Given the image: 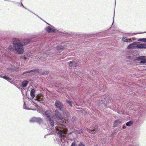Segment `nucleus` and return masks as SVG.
<instances>
[{
    "mask_svg": "<svg viewBox=\"0 0 146 146\" xmlns=\"http://www.w3.org/2000/svg\"><path fill=\"white\" fill-rule=\"evenodd\" d=\"M35 37V36L30 38L25 39L22 41L16 38L13 39V50L18 54H22L24 51L23 46L30 44Z\"/></svg>",
    "mask_w": 146,
    "mask_h": 146,
    "instance_id": "1",
    "label": "nucleus"
},
{
    "mask_svg": "<svg viewBox=\"0 0 146 146\" xmlns=\"http://www.w3.org/2000/svg\"><path fill=\"white\" fill-rule=\"evenodd\" d=\"M136 48L140 49H145L146 48V43L144 44H139L137 42H133L129 44L127 46V48L128 49H135Z\"/></svg>",
    "mask_w": 146,
    "mask_h": 146,
    "instance_id": "2",
    "label": "nucleus"
},
{
    "mask_svg": "<svg viewBox=\"0 0 146 146\" xmlns=\"http://www.w3.org/2000/svg\"><path fill=\"white\" fill-rule=\"evenodd\" d=\"M58 126H56L55 127L56 132L57 134L59 135V137L61 140V141L63 143L62 134L63 133L64 129L62 127L60 126H62V125L60 123H58Z\"/></svg>",
    "mask_w": 146,
    "mask_h": 146,
    "instance_id": "3",
    "label": "nucleus"
},
{
    "mask_svg": "<svg viewBox=\"0 0 146 146\" xmlns=\"http://www.w3.org/2000/svg\"><path fill=\"white\" fill-rule=\"evenodd\" d=\"M54 106L59 110L63 112L65 111L64 106L60 101L56 100Z\"/></svg>",
    "mask_w": 146,
    "mask_h": 146,
    "instance_id": "4",
    "label": "nucleus"
},
{
    "mask_svg": "<svg viewBox=\"0 0 146 146\" xmlns=\"http://www.w3.org/2000/svg\"><path fill=\"white\" fill-rule=\"evenodd\" d=\"M50 26H48L45 28V30L48 33H55L57 32L58 33H60V31L56 29L52 25L47 23Z\"/></svg>",
    "mask_w": 146,
    "mask_h": 146,
    "instance_id": "5",
    "label": "nucleus"
},
{
    "mask_svg": "<svg viewBox=\"0 0 146 146\" xmlns=\"http://www.w3.org/2000/svg\"><path fill=\"white\" fill-rule=\"evenodd\" d=\"M54 117L55 119L62 120L63 119V116L58 110H56L54 114Z\"/></svg>",
    "mask_w": 146,
    "mask_h": 146,
    "instance_id": "6",
    "label": "nucleus"
},
{
    "mask_svg": "<svg viewBox=\"0 0 146 146\" xmlns=\"http://www.w3.org/2000/svg\"><path fill=\"white\" fill-rule=\"evenodd\" d=\"M42 119L39 117H33L31 118L30 120V122H36L39 124H40L42 122Z\"/></svg>",
    "mask_w": 146,
    "mask_h": 146,
    "instance_id": "7",
    "label": "nucleus"
},
{
    "mask_svg": "<svg viewBox=\"0 0 146 146\" xmlns=\"http://www.w3.org/2000/svg\"><path fill=\"white\" fill-rule=\"evenodd\" d=\"M44 113L45 116L46 117V119H50V118H52V113L50 110H46Z\"/></svg>",
    "mask_w": 146,
    "mask_h": 146,
    "instance_id": "8",
    "label": "nucleus"
},
{
    "mask_svg": "<svg viewBox=\"0 0 146 146\" xmlns=\"http://www.w3.org/2000/svg\"><path fill=\"white\" fill-rule=\"evenodd\" d=\"M60 33L64 34V35L66 37L72 36L74 35L73 32L68 31H65L63 32H60Z\"/></svg>",
    "mask_w": 146,
    "mask_h": 146,
    "instance_id": "9",
    "label": "nucleus"
},
{
    "mask_svg": "<svg viewBox=\"0 0 146 146\" xmlns=\"http://www.w3.org/2000/svg\"><path fill=\"white\" fill-rule=\"evenodd\" d=\"M137 60L140 61L141 63H146V57L144 56H139L137 58Z\"/></svg>",
    "mask_w": 146,
    "mask_h": 146,
    "instance_id": "10",
    "label": "nucleus"
},
{
    "mask_svg": "<svg viewBox=\"0 0 146 146\" xmlns=\"http://www.w3.org/2000/svg\"><path fill=\"white\" fill-rule=\"evenodd\" d=\"M69 66H71L76 67L78 65V63L74 61H72L68 62Z\"/></svg>",
    "mask_w": 146,
    "mask_h": 146,
    "instance_id": "11",
    "label": "nucleus"
},
{
    "mask_svg": "<svg viewBox=\"0 0 146 146\" xmlns=\"http://www.w3.org/2000/svg\"><path fill=\"white\" fill-rule=\"evenodd\" d=\"M64 47L62 46H58L56 47V50L57 53H60L64 50Z\"/></svg>",
    "mask_w": 146,
    "mask_h": 146,
    "instance_id": "12",
    "label": "nucleus"
},
{
    "mask_svg": "<svg viewBox=\"0 0 146 146\" xmlns=\"http://www.w3.org/2000/svg\"><path fill=\"white\" fill-rule=\"evenodd\" d=\"M121 123V121L119 119H116L114 121L113 127H117Z\"/></svg>",
    "mask_w": 146,
    "mask_h": 146,
    "instance_id": "13",
    "label": "nucleus"
},
{
    "mask_svg": "<svg viewBox=\"0 0 146 146\" xmlns=\"http://www.w3.org/2000/svg\"><path fill=\"white\" fill-rule=\"evenodd\" d=\"M121 40L125 42H130L132 41L131 38H128L127 37L124 36L122 37Z\"/></svg>",
    "mask_w": 146,
    "mask_h": 146,
    "instance_id": "14",
    "label": "nucleus"
},
{
    "mask_svg": "<svg viewBox=\"0 0 146 146\" xmlns=\"http://www.w3.org/2000/svg\"><path fill=\"white\" fill-rule=\"evenodd\" d=\"M35 89L34 88L32 89L30 92V95L32 97V98H29V99H31L34 98L35 96Z\"/></svg>",
    "mask_w": 146,
    "mask_h": 146,
    "instance_id": "15",
    "label": "nucleus"
},
{
    "mask_svg": "<svg viewBox=\"0 0 146 146\" xmlns=\"http://www.w3.org/2000/svg\"><path fill=\"white\" fill-rule=\"evenodd\" d=\"M29 81L26 80H24L21 83L22 86L23 88L25 87L28 85Z\"/></svg>",
    "mask_w": 146,
    "mask_h": 146,
    "instance_id": "16",
    "label": "nucleus"
},
{
    "mask_svg": "<svg viewBox=\"0 0 146 146\" xmlns=\"http://www.w3.org/2000/svg\"><path fill=\"white\" fill-rule=\"evenodd\" d=\"M97 127L96 126L95 127H93L92 128L90 129V130L91 131L92 133H95L96 131H97Z\"/></svg>",
    "mask_w": 146,
    "mask_h": 146,
    "instance_id": "17",
    "label": "nucleus"
},
{
    "mask_svg": "<svg viewBox=\"0 0 146 146\" xmlns=\"http://www.w3.org/2000/svg\"><path fill=\"white\" fill-rule=\"evenodd\" d=\"M48 121L50 125L52 127H53L54 126V121L52 119V118H50V119H48Z\"/></svg>",
    "mask_w": 146,
    "mask_h": 146,
    "instance_id": "18",
    "label": "nucleus"
},
{
    "mask_svg": "<svg viewBox=\"0 0 146 146\" xmlns=\"http://www.w3.org/2000/svg\"><path fill=\"white\" fill-rule=\"evenodd\" d=\"M133 123V121L132 120H130L126 123V125L127 126L129 127L132 125Z\"/></svg>",
    "mask_w": 146,
    "mask_h": 146,
    "instance_id": "19",
    "label": "nucleus"
},
{
    "mask_svg": "<svg viewBox=\"0 0 146 146\" xmlns=\"http://www.w3.org/2000/svg\"><path fill=\"white\" fill-rule=\"evenodd\" d=\"M99 103L100 104H103L105 107L107 106V102L104 101V100H101V101H100Z\"/></svg>",
    "mask_w": 146,
    "mask_h": 146,
    "instance_id": "20",
    "label": "nucleus"
},
{
    "mask_svg": "<svg viewBox=\"0 0 146 146\" xmlns=\"http://www.w3.org/2000/svg\"><path fill=\"white\" fill-rule=\"evenodd\" d=\"M66 102L68 104L70 107L72 108L73 107L72 102L69 100H66Z\"/></svg>",
    "mask_w": 146,
    "mask_h": 146,
    "instance_id": "21",
    "label": "nucleus"
},
{
    "mask_svg": "<svg viewBox=\"0 0 146 146\" xmlns=\"http://www.w3.org/2000/svg\"><path fill=\"white\" fill-rule=\"evenodd\" d=\"M0 77L3 78L8 81L9 80H11V78H10L9 77L6 76H0Z\"/></svg>",
    "mask_w": 146,
    "mask_h": 146,
    "instance_id": "22",
    "label": "nucleus"
},
{
    "mask_svg": "<svg viewBox=\"0 0 146 146\" xmlns=\"http://www.w3.org/2000/svg\"><path fill=\"white\" fill-rule=\"evenodd\" d=\"M138 41L146 42V38H139L138 40Z\"/></svg>",
    "mask_w": 146,
    "mask_h": 146,
    "instance_id": "23",
    "label": "nucleus"
},
{
    "mask_svg": "<svg viewBox=\"0 0 146 146\" xmlns=\"http://www.w3.org/2000/svg\"><path fill=\"white\" fill-rule=\"evenodd\" d=\"M127 146H139L138 144L135 145L134 144L131 143L128 145Z\"/></svg>",
    "mask_w": 146,
    "mask_h": 146,
    "instance_id": "24",
    "label": "nucleus"
},
{
    "mask_svg": "<svg viewBox=\"0 0 146 146\" xmlns=\"http://www.w3.org/2000/svg\"><path fill=\"white\" fill-rule=\"evenodd\" d=\"M12 49H13V47L12 46H9L8 48L9 51H11Z\"/></svg>",
    "mask_w": 146,
    "mask_h": 146,
    "instance_id": "25",
    "label": "nucleus"
},
{
    "mask_svg": "<svg viewBox=\"0 0 146 146\" xmlns=\"http://www.w3.org/2000/svg\"><path fill=\"white\" fill-rule=\"evenodd\" d=\"M78 146H86V145L83 142H81L78 145Z\"/></svg>",
    "mask_w": 146,
    "mask_h": 146,
    "instance_id": "26",
    "label": "nucleus"
},
{
    "mask_svg": "<svg viewBox=\"0 0 146 146\" xmlns=\"http://www.w3.org/2000/svg\"><path fill=\"white\" fill-rule=\"evenodd\" d=\"M20 58L21 59H23L25 60H26L27 59V57L25 56H20Z\"/></svg>",
    "mask_w": 146,
    "mask_h": 146,
    "instance_id": "27",
    "label": "nucleus"
},
{
    "mask_svg": "<svg viewBox=\"0 0 146 146\" xmlns=\"http://www.w3.org/2000/svg\"><path fill=\"white\" fill-rule=\"evenodd\" d=\"M146 33V32H142V33H134L133 34V35H136L137 34H140L141 33Z\"/></svg>",
    "mask_w": 146,
    "mask_h": 146,
    "instance_id": "28",
    "label": "nucleus"
},
{
    "mask_svg": "<svg viewBox=\"0 0 146 146\" xmlns=\"http://www.w3.org/2000/svg\"><path fill=\"white\" fill-rule=\"evenodd\" d=\"M126 126H127V125H126V124H123L122 126V129H123L126 128Z\"/></svg>",
    "mask_w": 146,
    "mask_h": 146,
    "instance_id": "29",
    "label": "nucleus"
},
{
    "mask_svg": "<svg viewBox=\"0 0 146 146\" xmlns=\"http://www.w3.org/2000/svg\"><path fill=\"white\" fill-rule=\"evenodd\" d=\"M83 131L82 130L80 129V130L78 131L77 132L79 134H81L83 133Z\"/></svg>",
    "mask_w": 146,
    "mask_h": 146,
    "instance_id": "30",
    "label": "nucleus"
},
{
    "mask_svg": "<svg viewBox=\"0 0 146 146\" xmlns=\"http://www.w3.org/2000/svg\"><path fill=\"white\" fill-rule=\"evenodd\" d=\"M39 71H40V70H39V69H35V72H36V73H38L39 72Z\"/></svg>",
    "mask_w": 146,
    "mask_h": 146,
    "instance_id": "31",
    "label": "nucleus"
},
{
    "mask_svg": "<svg viewBox=\"0 0 146 146\" xmlns=\"http://www.w3.org/2000/svg\"><path fill=\"white\" fill-rule=\"evenodd\" d=\"M76 142H74L72 143L71 146H76Z\"/></svg>",
    "mask_w": 146,
    "mask_h": 146,
    "instance_id": "32",
    "label": "nucleus"
},
{
    "mask_svg": "<svg viewBox=\"0 0 146 146\" xmlns=\"http://www.w3.org/2000/svg\"><path fill=\"white\" fill-rule=\"evenodd\" d=\"M44 100L43 98L39 100V101L40 103H43L44 102Z\"/></svg>",
    "mask_w": 146,
    "mask_h": 146,
    "instance_id": "33",
    "label": "nucleus"
},
{
    "mask_svg": "<svg viewBox=\"0 0 146 146\" xmlns=\"http://www.w3.org/2000/svg\"><path fill=\"white\" fill-rule=\"evenodd\" d=\"M30 73L29 70L27 71H25V72H24L23 73V74H26L28 73Z\"/></svg>",
    "mask_w": 146,
    "mask_h": 146,
    "instance_id": "34",
    "label": "nucleus"
},
{
    "mask_svg": "<svg viewBox=\"0 0 146 146\" xmlns=\"http://www.w3.org/2000/svg\"><path fill=\"white\" fill-rule=\"evenodd\" d=\"M47 74V72L46 71H43L42 72V75H45L46 74Z\"/></svg>",
    "mask_w": 146,
    "mask_h": 146,
    "instance_id": "35",
    "label": "nucleus"
},
{
    "mask_svg": "<svg viewBox=\"0 0 146 146\" xmlns=\"http://www.w3.org/2000/svg\"><path fill=\"white\" fill-rule=\"evenodd\" d=\"M29 72H30H30L35 73V69H33L31 70H29Z\"/></svg>",
    "mask_w": 146,
    "mask_h": 146,
    "instance_id": "36",
    "label": "nucleus"
},
{
    "mask_svg": "<svg viewBox=\"0 0 146 146\" xmlns=\"http://www.w3.org/2000/svg\"><path fill=\"white\" fill-rule=\"evenodd\" d=\"M103 98L105 99V100H106V99L107 98V97H106V95H104L103 96Z\"/></svg>",
    "mask_w": 146,
    "mask_h": 146,
    "instance_id": "37",
    "label": "nucleus"
},
{
    "mask_svg": "<svg viewBox=\"0 0 146 146\" xmlns=\"http://www.w3.org/2000/svg\"><path fill=\"white\" fill-rule=\"evenodd\" d=\"M115 134V133L114 132H112V133L111 134V136H113V135H114Z\"/></svg>",
    "mask_w": 146,
    "mask_h": 146,
    "instance_id": "38",
    "label": "nucleus"
},
{
    "mask_svg": "<svg viewBox=\"0 0 146 146\" xmlns=\"http://www.w3.org/2000/svg\"><path fill=\"white\" fill-rule=\"evenodd\" d=\"M118 131L117 130H114V131L113 132H114L115 134Z\"/></svg>",
    "mask_w": 146,
    "mask_h": 146,
    "instance_id": "39",
    "label": "nucleus"
},
{
    "mask_svg": "<svg viewBox=\"0 0 146 146\" xmlns=\"http://www.w3.org/2000/svg\"><path fill=\"white\" fill-rule=\"evenodd\" d=\"M25 8L27 9L29 11H30V12H32V13H33V12H32L31 11H30L28 9H27L26 7H25L24 6V7Z\"/></svg>",
    "mask_w": 146,
    "mask_h": 146,
    "instance_id": "40",
    "label": "nucleus"
},
{
    "mask_svg": "<svg viewBox=\"0 0 146 146\" xmlns=\"http://www.w3.org/2000/svg\"><path fill=\"white\" fill-rule=\"evenodd\" d=\"M35 14L37 16V17H38L40 19H41V20H42V18H41V17H39V16H38L36 14Z\"/></svg>",
    "mask_w": 146,
    "mask_h": 146,
    "instance_id": "41",
    "label": "nucleus"
},
{
    "mask_svg": "<svg viewBox=\"0 0 146 146\" xmlns=\"http://www.w3.org/2000/svg\"><path fill=\"white\" fill-rule=\"evenodd\" d=\"M12 68H8V70H12Z\"/></svg>",
    "mask_w": 146,
    "mask_h": 146,
    "instance_id": "42",
    "label": "nucleus"
},
{
    "mask_svg": "<svg viewBox=\"0 0 146 146\" xmlns=\"http://www.w3.org/2000/svg\"><path fill=\"white\" fill-rule=\"evenodd\" d=\"M114 16H113V23H112V25L113 24V23H114Z\"/></svg>",
    "mask_w": 146,
    "mask_h": 146,
    "instance_id": "43",
    "label": "nucleus"
},
{
    "mask_svg": "<svg viewBox=\"0 0 146 146\" xmlns=\"http://www.w3.org/2000/svg\"><path fill=\"white\" fill-rule=\"evenodd\" d=\"M36 107L37 108H38V107H39V106H38V105H37V104H36Z\"/></svg>",
    "mask_w": 146,
    "mask_h": 146,
    "instance_id": "44",
    "label": "nucleus"
},
{
    "mask_svg": "<svg viewBox=\"0 0 146 146\" xmlns=\"http://www.w3.org/2000/svg\"><path fill=\"white\" fill-rule=\"evenodd\" d=\"M66 115H67V116H68V115L69 114H68V112H67V113H66Z\"/></svg>",
    "mask_w": 146,
    "mask_h": 146,
    "instance_id": "45",
    "label": "nucleus"
},
{
    "mask_svg": "<svg viewBox=\"0 0 146 146\" xmlns=\"http://www.w3.org/2000/svg\"><path fill=\"white\" fill-rule=\"evenodd\" d=\"M21 6H22L23 7H24V5H23V4L21 2Z\"/></svg>",
    "mask_w": 146,
    "mask_h": 146,
    "instance_id": "46",
    "label": "nucleus"
},
{
    "mask_svg": "<svg viewBox=\"0 0 146 146\" xmlns=\"http://www.w3.org/2000/svg\"><path fill=\"white\" fill-rule=\"evenodd\" d=\"M24 108L26 110H27V107H24Z\"/></svg>",
    "mask_w": 146,
    "mask_h": 146,
    "instance_id": "47",
    "label": "nucleus"
},
{
    "mask_svg": "<svg viewBox=\"0 0 146 146\" xmlns=\"http://www.w3.org/2000/svg\"><path fill=\"white\" fill-rule=\"evenodd\" d=\"M12 2H13V3H15V2H14V1H12Z\"/></svg>",
    "mask_w": 146,
    "mask_h": 146,
    "instance_id": "48",
    "label": "nucleus"
},
{
    "mask_svg": "<svg viewBox=\"0 0 146 146\" xmlns=\"http://www.w3.org/2000/svg\"><path fill=\"white\" fill-rule=\"evenodd\" d=\"M46 135L44 136V137L45 138H46Z\"/></svg>",
    "mask_w": 146,
    "mask_h": 146,
    "instance_id": "49",
    "label": "nucleus"
}]
</instances>
